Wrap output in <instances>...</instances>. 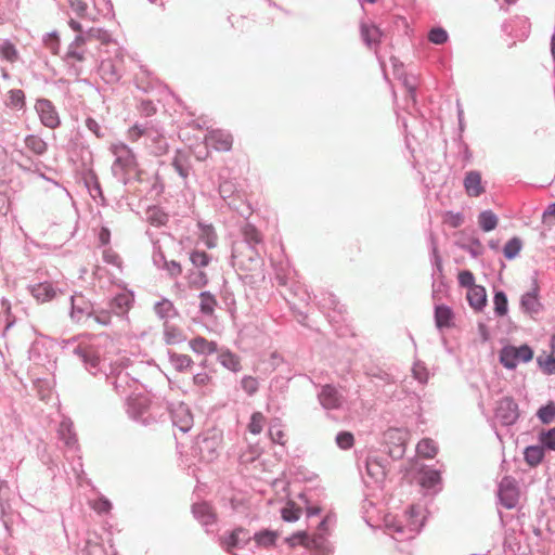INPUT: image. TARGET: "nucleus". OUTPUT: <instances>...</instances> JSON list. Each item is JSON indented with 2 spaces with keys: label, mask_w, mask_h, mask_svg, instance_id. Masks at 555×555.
<instances>
[{
  "label": "nucleus",
  "mask_w": 555,
  "mask_h": 555,
  "mask_svg": "<svg viewBox=\"0 0 555 555\" xmlns=\"http://www.w3.org/2000/svg\"><path fill=\"white\" fill-rule=\"evenodd\" d=\"M319 399L322 406L328 410L338 409L343 403V397L338 390L331 385H326L322 388Z\"/></svg>",
  "instance_id": "nucleus-14"
},
{
  "label": "nucleus",
  "mask_w": 555,
  "mask_h": 555,
  "mask_svg": "<svg viewBox=\"0 0 555 555\" xmlns=\"http://www.w3.org/2000/svg\"><path fill=\"white\" fill-rule=\"evenodd\" d=\"M301 514L300 507L296 506L294 502H288L282 509V518L285 521H296Z\"/></svg>",
  "instance_id": "nucleus-36"
},
{
  "label": "nucleus",
  "mask_w": 555,
  "mask_h": 555,
  "mask_svg": "<svg viewBox=\"0 0 555 555\" xmlns=\"http://www.w3.org/2000/svg\"><path fill=\"white\" fill-rule=\"evenodd\" d=\"M30 293L36 301L40 304L49 302L57 295V291L51 282H42L33 285L30 287Z\"/></svg>",
  "instance_id": "nucleus-13"
},
{
  "label": "nucleus",
  "mask_w": 555,
  "mask_h": 555,
  "mask_svg": "<svg viewBox=\"0 0 555 555\" xmlns=\"http://www.w3.org/2000/svg\"><path fill=\"white\" fill-rule=\"evenodd\" d=\"M78 299H81L82 300V296H73L72 297V318L76 319L77 321H79L85 312V309L79 307L77 305V300Z\"/></svg>",
  "instance_id": "nucleus-63"
},
{
  "label": "nucleus",
  "mask_w": 555,
  "mask_h": 555,
  "mask_svg": "<svg viewBox=\"0 0 555 555\" xmlns=\"http://www.w3.org/2000/svg\"><path fill=\"white\" fill-rule=\"evenodd\" d=\"M428 39L435 44H442L448 40V34L443 28H433L429 31Z\"/></svg>",
  "instance_id": "nucleus-49"
},
{
  "label": "nucleus",
  "mask_w": 555,
  "mask_h": 555,
  "mask_svg": "<svg viewBox=\"0 0 555 555\" xmlns=\"http://www.w3.org/2000/svg\"><path fill=\"white\" fill-rule=\"evenodd\" d=\"M142 137L149 138L159 144L155 153L162 154L166 151L165 140L156 130L139 125H134L128 130V139L131 142H137Z\"/></svg>",
  "instance_id": "nucleus-8"
},
{
  "label": "nucleus",
  "mask_w": 555,
  "mask_h": 555,
  "mask_svg": "<svg viewBox=\"0 0 555 555\" xmlns=\"http://www.w3.org/2000/svg\"><path fill=\"white\" fill-rule=\"evenodd\" d=\"M190 260L196 268H203L209 264L210 257L205 251L194 250L190 255Z\"/></svg>",
  "instance_id": "nucleus-43"
},
{
  "label": "nucleus",
  "mask_w": 555,
  "mask_h": 555,
  "mask_svg": "<svg viewBox=\"0 0 555 555\" xmlns=\"http://www.w3.org/2000/svg\"><path fill=\"white\" fill-rule=\"evenodd\" d=\"M538 363L546 374H555V358L552 354L540 356Z\"/></svg>",
  "instance_id": "nucleus-45"
},
{
  "label": "nucleus",
  "mask_w": 555,
  "mask_h": 555,
  "mask_svg": "<svg viewBox=\"0 0 555 555\" xmlns=\"http://www.w3.org/2000/svg\"><path fill=\"white\" fill-rule=\"evenodd\" d=\"M10 105L13 107H23L25 103V95L22 90H11L9 92Z\"/></svg>",
  "instance_id": "nucleus-56"
},
{
  "label": "nucleus",
  "mask_w": 555,
  "mask_h": 555,
  "mask_svg": "<svg viewBox=\"0 0 555 555\" xmlns=\"http://www.w3.org/2000/svg\"><path fill=\"white\" fill-rule=\"evenodd\" d=\"M266 424V417L261 412H254L250 416V422L247 425V429L253 435H259Z\"/></svg>",
  "instance_id": "nucleus-29"
},
{
  "label": "nucleus",
  "mask_w": 555,
  "mask_h": 555,
  "mask_svg": "<svg viewBox=\"0 0 555 555\" xmlns=\"http://www.w3.org/2000/svg\"><path fill=\"white\" fill-rule=\"evenodd\" d=\"M435 321L439 328L451 327L453 324V311L444 305L437 306L435 309Z\"/></svg>",
  "instance_id": "nucleus-20"
},
{
  "label": "nucleus",
  "mask_w": 555,
  "mask_h": 555,
  "mask_svg": "<svg viewBox=\"0 0 555 555\" xmlns=\"http://www.w3.org/2000/svg\"><path fill=\"white\" fill-rule=\"evenodd\" d=\"M202 240L208 248H214L216 246L217 235L212 229V227H204L202 229Z\"/></svg>",
  "instance_id": "nucleus-48"
},
{
  "label": "nucleus",
  "mask_w": 555,
  "mask_h": 555,
  "mask_svg": "<svg viewBox=\"0 0 555 555\" xmlns=\"http://www.w3.org/2000/svg\"><path fill=\"white\" fill-rule=\"evenodd\" d=\"M533 358V350L528 345L520 347L505 346L500 352V361L506 369H515L519 363H526Z\"/></svg>",
  "instance_id": "nucleus-2"
},
{
  "label": "nucleus",
  "mask_w": 555,
  "mask_h": 555,
  "mask_svg": "<svg viewBox=\"0 0 555 555\" xmlns=\"http://www.w3.org/2000/svg\"><path fill=\"white\" fill-rule=\"evenodd\" d=\"M310 544H311V547H308V548L317 551L321 555H327L330 552L328 547L324 544L323 538L320 535L310 538Z\"/></svg>",
  "instance_id": "nucleus-54"
},
{
  "label": "nucleus",
  "mask_w": 555,
  "mask_h": 555,
  "mask_svg": "<svg viewBox=\"0 0 555 555\" xmlns=\"http://www.w3.org/2000/svg\"><path fill=\"white\" fill-rule=\"evenodd\" d=\"M243 235L249 244H259L262 241L260 232L251 224H246L243 228Z\"/></svg>",
  "instance_id": "nucleus-39"
},
{
  "label": "nucleus",
  "mask_w": 555,
  "mask_h": 555,
  "mask_svg": "<svg viewBox=\"0 0 555 555\" xmlns=\"http://www.w3.org/2000/svg\"><path fill=\"white\" fill-rule=\"evenodd\" d=\"M65 57L68 61L83 62L86 60L85 48H74V44H69Z\"/></svg>",
  "instance_id": "nucleus-53"
},
{
  "label": "nucleus",
  "mask_w": 555,
  "mask_h": 555,
  "mask_svg": "<svg viewBox=\"0 0 555 555\" xmlns=\"http://www.w3.org/2000/svg\"><path fill=\"white\" fill-rule=\"evenodd\" d=\"M208 283L207 274L201 270L192 272L189 278V284L192 287L201 288Z\"/></svg>",
  "instance_id": "nucleus-44"
},
{
  "label": "nucleus",
  "mask_w": 555,
  "mask_h": 555,
  "mask_svg": "<svg viewBox=\"0 0 555 555\" xmlns=\"http://www.w3.org/2000/svg\"><path fill=\"white\" fill-rule=\"evenodd\" d=\"M36 109L40 116L41 122L46 127L54 129L60 125V118L55 107L49 100H38L36 103Z\"/></svg>",
  "instance_id": "nucleus-10"
},
{
  "label": "nucleus",
  "mask_w": 555,
  "mask_h": 555,
  "mask_svg": "<svg viewBox=\"0 0 555 555\" xmlns=\"http://www.w3.org/2000/svg\"><path fill=\"white\" fill-rule=\"evenodd\" d=\"M521 307L528 313H538L540 310V302L535 293H527L521 297Z\"/></svg>",
  "instance_id": "nucleus-27"
},
{
  "label": "nucleus",
  "mask_w": 555,
  "mask_h": 555,
  "mask_svg": "<svg viewBox=\"0 0 555 555\" xmlns=\"http://www.w3.org/2000/svg\"><path fill=\"white\" fill-rule=\"evenodd\" d=\"M222 443V433L216 429L208 430L197 442L201 456L210 462L218 455Z\"/></svg>",
  "instance_id": "nucleus-5"
},
{
  "label": "nucleus",
  "mask_w": 555,
  "mask_h": 555,
  "mask_svg": "<svg viewBox=\"0 0 555 555\" xmlns=\"http://www.w3.org/2000/svg\"><path fill=\"white\" fill-rule=\"evenodd\" d=\"M538 416L542 423L548 424L555 418V404L550 402L538 411Z\"/></svg>",
  "instance_id": "nucleus-42"
},
{
  "label": "nucleus",
  "mask_w": 555,
  "mask_h": 555,
  "mask_svg": "<svg viewBox=\"0 0 555 555\" xmlns=\"http://www.w3.org/2000/svg\"><path fill=\"white\" fill-rule=\"evenodd\" d=\"M233 259L241 278L247 283L254 284L264 279L263 260L254 248L247 247L235 254Z\"/></svg>",
  "instance_id": "nucleus-1"
},
{
  "label": "nucleus",
  "mask_w": 555,
  "mask_h": 555,
  "mask_svg": "<svg viewBox=\"0 0 555 555\" xmlns=\"http://www.w3.org/2000/svg\"><path fill=\"white\" fill-rule=\"evenodd\" d=\"M541 442L546 448L555 451V427L541 435Z\"/></svg>",
  "instance_id": "nucleus-61"
},
{
  "label": "nucleus",
  "mask_w": 555,
  "mask_h": 555,
  "mask_svg": "<svg viewBox=\"0 0 555 555\" xmlns=\"http://www.w3.org/2000/svg\"><path fill=\"white\" fill-rule=\"evenodd\" d=\"M544 451L541 447L532 446L525 450V460L532 467L537 466L542 461Z\"/></svg>",
  "instance_id": "nucleus-28"
},
{
  "label": "nucleus",
  "mask_w": 555,
  "mask_h": 555,
  "mask_svg": "<svg viewBox=\"0 0 555 555\" xmlns=\"http://www.w3.org/2000/svg\"><path fill=\"white\" fill-rule=\"evenodd\" d=\"M463 184L466 194L470 197H478L486 192L479 171L470 170L466 172Z\"/></svg>",
  "instance_id": "nucleus-12"
},
{
  "label": "nucleus",
  "mask_w": 555,
  "mask_h": 555,
  "mask_svg": "<svg viewBox=\"0 0 555 555\" xmlns=\"http://www.w3.org/2000/svg\"><path fill=\"white\" fill-rule=\"evenodd\" d=\"M441 481V475L436 469H424L422 470V477L420 485L424 488H433Z\"/></svg>",
  "instance_id": "nucleus-26"
},
{
  "label": "nucleus",
  "mask_w": 555,
  "mask_h": 555,
  "mask_svg": "<svg viewBox=\"0 0 555 555\" xmlns=\"http://www.w3.org/2000/svg\"><path fill=\"white\" fill-rule=\"evenodd\" d=\"M166 343L169 345L179 344L184 340L182 334L176 328H167L165 332Z\"/></svg>",
  "instance_id": "nucleus-58"
},
{
  "label": "nucleus",
  "mask_w": 555,
  "mask_h": 555,
  "mask_svg": "<svg viewBox=\"0 0 555 555\" xmlns=\"http://www.w3.org/2000/svg\"><path fill=\"white\" fill-rule=\"evenodd\" d=\"M388 437L398 442L393 448H389V455L393 459H401L405 452L406 438L398 429L390 430Z\"/></svg>",
  "instance_id": "nucleus-19"
},
{
  "label": "nucleus",
  "mask_w": 555,
  "mask_h": 555,
  "mask_svg": "<svg viewBox=\"0 0 555 555\" xmlns=\"http://www.w3.org/2000/svg\"><path fill=\"white\" fill-rule=\"evenodd\" d=\"M170 362L178 371H184L192 366L193 360L186 354L172 353L170 356Z\"/></svg>",
  "instance_id": "nucleus-33"
},
{
  "label": "nucleus",
  "mask_w": 555,
  "mask_h": 555,
  "mask_svg": "<svg viewBox=\"0 0 555 555\" xmlns=\"http://www.w3.org/2000/svg\"><path fill=\"white\" fill-rule=\"evenodd\" d=\"M199 299H201V302H199L201 311L204 314L211 315L214 313L215 307L217 305L216 298L212 295H210L209 293L204 292L201 294Z\"/></svg>",
  "instance_id": "nucleus-31"
},
{
  "label": "nucleus",
  "mask_w": 555,
  "mask_h": 555,
  "mask_svg": "<svg viewBox=\"0 0 555 555\" xmlns=\"http://www.w3.org/2000/svg\"><path fill=\"white\" fill-rule=\"evenodd\" d=\"M459 284L463 287H466L467 291L470 289L473 286H477L475 284V278L474 274L468 270H463L457 275Z\"/></svg>",
  "instance_id": "nucleus-51"
},
{
  "label": "nucleus",
  "mask_w": 555,
  "mask_h": 555,
  "mask_svg": "<svg viewBox=\"0 0 555 555\" xmlns=\"http://www.w3.org/2000/svg\"><path fill=\"white\" fill-rule=\"evenodd\" d=\"M103 259L105 262L116 266V267H120V264H121L119 255L112 248L104 249Z\"/></svg>",
  "instance_id": "nucleus-60"
},
{
  "label": "nucleus",
  "mask_w": 555,
  "mask_h": 555,
  "mask_svg": "<svg viewBox=\"0 0 555 555\" xmlns=\"http://www.w3.org/2000/svg\"><path fill=\"white\" fill-rule=\"evenodd\" d=\"M269 436L275 443L284 446L286 443V434L280 425H272L269 429Z\"/></svg>",
  "instance_id": "nucleus-46"
},
{
  "label": "nucleus",
  "mask_w": 555,
  "mask_h": 555,
  "mask_svg": "<svg viewBox=\"0 0 555 555\" xmlns=\"http://www.w3.org/2000/svg\"><path fill=\"white\" fill-rule=\"evenodd\" d=\"M44 43L54 54H57L60 50V37L56 33L48 34Z\"/></svg>",
  "instance_id": "nucleus-59"
},
{
  "label": "nucleus",
  "mask_w": 555,
  "mask_h": 555,
  "mask_svg": "<svg viewBox=\"0 0 555 555\" xmlns=\"http://www.w3.org/2000/svg\"><path fill=\"white\" fill-rule=\"evenodd\" d=\"M87 37L88 39H96L101 41L103 44H107L111 42L109 35L101 28L89 29V31L87 33Z\"/></svg>",
  "instance_id": "nucleus-52"
},
{
  "label": "nucleus",
  "mask_w": 555,
  "mask_h": 555,
  "mask_svg": "<svg viewBox=\"0 0 555 555\" xmlns=\"http://www.w3.org/2000/svg\"><path fill=\"white\" fill-rule=\"evenodd\" d=\"M242 388L248 393L254 395L258 390L259 383L254 376H245L241 380Z\"/></svg>",
  "instance_id": "nucleus-50"
},
{
  "label": "nucleus",
  "mask_w": 555,
  "mask_h": 555,
  "mask_svg": "<svg viewBox=\"0 0 555 555\" xmlns=\"http://www.w3.org/2000/svg\"><path fill=\"white\" fill-rule=\"evenodd\" d=\"M336 443L340 449H350L354 443L353 435L349 431H341L336 437Z\"/></svg>",
  "instance_id": "nucleus-47"
},
{
  "label": "nucleus",
  "mask_w": 555,
  "mask_h": 555,
  "mask_svg": "<svg viewBox=\"0 0 555 555\" xmlns=\"http://www.w3.org/2000/svg\"><path fill=\"white\" fill-rule=\"evenodd\" d=\"M0 56L10 63H14L18 60V52L13 43L4 41L0 44Z\"/></svg>",
  "instance_id": "nucleus-30"
},
{
  "label": "nucleus",
  "mask_w": 555,
  "mask_h": 555,
  "mask_svg": "<svg viewBox=\"0 0 555 555\" xmlns=\"http://www.w3.org/2000/svg\"><path fill=\"white\" fill-rule=\"evenodd\" d=\"M190 348L196 353L210 354L217 351V344L205 337L197 336L190 340Z\"/></svg>",
  "instance_id": "nucleus-17"
},
{
  "label": "nucleus",
  "mask_w": 555,
  "mask_h": 555,
  "mask_svg": "<svg viewBox=\"0 0 555 555\" xmlns=\"http://www.w3.org/2000/svg\"><path fill=\"white\" fill-rule=\"evenodd\" d=\"M495 416L504 425L514 424L519 416L517 403L512 398L501 399L495 410Z\"/></svg>",
  "instance_id": "nucleus-9"
},
{
  "label": "nucleus",
  "mask_w": 555,
  "mask_h": 555,
  "mask_svg": "<svg viewBox=\"0 0 555 555\" xmlns=\"http://www.w3.org/2000/svg\"><path fill=\"white\" fill-rule=\"evenodd\" d=\"M124 55L117 50L113 57L103 60L99 66V74L106 83H116L122 73Z\"/></svg>",
  "instance_id": "nucleus-3"
},
{
  "label": "nucleus",
  "mask_w": 555,
  "mask_h": 555,
  "mask_svg": "<svg viewBox=\"0 0 555 555\" xmlns=\"http://www.w3.org/2000/svg\"><path fill=\"white\" fill-rule=\"evenodd\" d=\"M499 498L502 505L508 509L514 508L519 500V489L512 478H503L499 487Z\"/></svg>",
  "instance_id": "nucleus-7"
},
{
  "label": "nucleus",
  "mask_w": 555,
  "mask_h": 555,
  "mask_svg": "<svg viewBox=\"0 0 555 555\" xmlns=\"http://www.w3.org/2000/svg\"><path fill=\"white\" fill-rule=\"evenodd\" d=\"M26 146L36 154H43L47 150L46 142L38 135H28L25 139Z\"/></svg>",
  "instance_id": "nucleus-32"
},
{
  "label": "nucleus",
  "mask_w": 555,
  "mask_h": 555,
  "mask_svg": "<svg viewBox=\"0 0 555 555\" xmlns=\"http://www.w3.org/2000/svg\"><path fill=\"white\" fill-rule=\"evenodd\" d=\"M366 472L372 478L376 480L382 479L385 476L384 467L376 459L367 460Z\"/></svg>",
  "instance_id": "nucleus-37"
},
{
  "label": "nucleus",
  "mask_w": 555,
  "mask_h": 555,
  "mask_svg": "<svg viewBox=\"0 0 555 555\" xmlns=\"http://www.w3.org/2000/svg\"><path fill=\"white\" fill-rule=\"evenodd\" d=\"M133 297L129 293H121L114 297L112 307L117 315H125L131 309Z\"/></svg>",
  "instance_id": "nucleus-18"
},
{
  "label": "nucleus",
  "mask_w": 555,
  "mask_h": 555,
  "mask_svg": "<svg viewBox=\"0 0 555 555\" xmlns=\"http://www.w3.org/2000/svg\"><path fill=\"white\" fill-rule=\"evenodd\" d=\"M466 298L472 308L481 310L487 302L486 289L480 285L473 286L467 291Z\"/></svg>",
  "instance_id": "nucleus-15"
},
{
  "label": "nucleus",
  "mask_w": 555,
  "mask_h": 555,
  "mask_svg": "<svg viewBox=\"0 0 555 555\" xmlns=\"http://www.w3.org/2000/svg\"><path fill=\"white\" fill-rule=\"evenodd\" d=\"M361 35L367 46L377 43L382 36L379 29L373 24H362Z\"/></svg>",
  "instance_id": "nucleus-23"
},
{
  "label": "nucleus",
  "mask_w": 555,
  "mask_h": 555,
  "mask_svg": "<svg viewBox=\"0 0 555 555\" xmlns=\"http://www.w3.org/2000/svg\"><path fill=\"white\" fill-rule=\"evenodd\" d=\"M219 361L228 370H231L233 372H237L241 370L240 358L229 350L220 352Z\"/></svg>",
  "instance_id": "nucleus-25"
},
{
  "label": "nucleus",
  "mask_w": 555,
  "mask_h": 555,
  "mask_svg": "<svg viewBox=\"0 0 555 555\" xmlns=\"http://www.w3.org/2000/svg\"><path fill=\"white\" fill-rule=\"evenodd\" d=\"M178 248V254L181 251V244L173 238L165 242L164 246L158 247V257L163 261L164 268L171 276H178L182 272V267L179 261L175 259L173 249Z\"/></svg>",
  "instance_id": "nucleus-4"
},
{
  "label": "nucleus",
  "mask_w": 555,
  "mask_h": 555,
  "mask_svg": "<svg viewBox=\"0 0 555 555\" xmlns=\"http://www.w3.org/2000/svg\"><path fill=\"white\" fill-rule=\"evenodd\" d=\"M172 166L182 178L185 179L189 176V169L183 165V162L180 156L175 157Z\"/></svg>",
  "instance_id": "nucleus-64"
},
{
  "label": "nucleus",
  "mask_w": 555,
  "mask_h": 555,
  "mask_svg": "<svg viewBox=\"0 0 555 555\" xmlns=\"http://www.w3.org/2000/svg\"><path fill=\"white\" fill-rule=\"evenodd\" d=\"M241 534L244 535V538H247V532L243 528H237L234 531L230 533V535L224 540V545L227 547V551L230 552L232 547H235L240 543V537Z\"/></svg>",
  "instance_id": "nucleus-41"
},
{
  "label": "nucleus",
  "mask_w": 555,
  "mask_h": 555,
  "mask_svg": "<svg viewBox=\"0 0 555 555\" xmlns=\"http://www.w3.org/2000/svg\"><path fill=\"white\" fill-rule=\"evenodd\" d=\"M499 219L491 210H485L478 216V224L485 232H490L496 228Z\"/></svg>",
  "instance_id": "nucleus-22"
},
{
  "label": "nucleus",
  "mask_w": 555,
  "mask_h": 555,
  "mask_svg": "<svg viewBox=\"0 0 555 555\" xmlns=\"http://www.w3.org/2000/svg\"><path fill=\"white\" fill-rule=\"evenodd\" d=\"M493 304L498 315L503 317L507 313V298L503 292H498L494 295Z\"/></svg>",
  "instance_id": "nucleus-38"
},
{
  "label": "nucleus",
  "mask_w": 555,
  "mask_h": 555,
  "mask_svg": "<svg viewBox=\"0 0 555 555\" xmlns=\"http://www.w3.org/2000/svg\"><path fill=\"white\" fill-rule=\"evenodd\" d=\"M75 352L83 360V362L90 364L92 367L98 366L100 357L91 347L78 346Z\"/></svg>",
  "instance_id": "nucleus-24"
},
{
  "label": "nucleus",
  "mask_w": 555,
  "mask_h": 555,
  "mask_svg": "<svg viewBox=\"0 0 555 555\" xmlns=\"http://www.w3.org/2000/svg\"><path fill=\"white\" fill-rule=\"evenodd\" d=\"M205 144L218 152H229L233 145V135L221 129H209L205 134Z\"/></svg>",
  "instance_id": "nucleus-6"
},
{
  "label": "nucleus",
  "mask_w": 555,
  "mask_h": 555,
  "mask_svg": "<svg viewBox=\"0 0 555 555\" xmlns=\"http://www.w3.org/2000/svg\"><path fill=\"white\" fill-rule=\"evenodd\" d=\"M72 11L79 17L87 15L88 4L83 0H68Z\"/></svg>",
  "instance_id": "nucleus-55"
},
{
  "label": "nucleus",
  "mask_w": 555,
  "mask_h": 555,
  "mask_svg": "<svg viewBox=\"0 0 555 555\" xmlns=\"http://www.w3.org/2000/svg\"><path fill=\"white\" fill-rule=\"evenodd\" d=\"M278 534L274 531L264 530L256 533L254 539L260 546H271L275 544Z\"/></svg>",
  "instance_id": "nucleus-34"
},
{
  "label": "nucleus",
  "mask_w": 555,
  "mask_h": 555,
  "mask_svg": "<svg viewBox=\"0 0 555 555\" xmlns=\"http://www.w3.org/2000/svg\"><path fill=\"white\" fill-rule=\"evenodd\" d=\"M416 452L422 457L434 459L438 453V447L433 439L424 438L417 443Z\"/></svg>",
  "instance_id": "nucleus-21"
},
{
  "label": "nucleus",
  "mask_w": 555,
  "mask_h": 555,
  "mask_svg": "<svg viewBox=\"0 0 555 555\" xmlns=\"http://www.w3.org/2000/svg\"><path fill=\"white\" fill-rule=\"evenodd\" d=\"M113 153L116 155L115 164L120 166L126 172L137 167V159L133 152L124 143L113 146Z\"/></svg>",
  "instance_id": "nucleus-11"
},
{
  "label": "nucleus",
  "mask_w": 555,
  "mask_h": 555,
  "mask_svg": "<svg viewBox=\"0 0 555 555\" xmlns=\"http://www.w3.org/2000/svg\"><path fill=\"white\" fill-rule=\"evenodd\" d=\"M442 221L450 228L456 229L463 224L464 217L461 212L447 211L443 214Z\"/></svg>",
  "instance_id": "nucleus-40"
},
{
  "label": "nucleus",
  "mask_w": 555,
  "mask_h": 555,
  "mask_svg": "<svg viewBox=\"0 0 555 555\" xmlns=\"http://www.w3.org/2000/svg\"><path fill=\"white\" fill-rule=\"evenodd\" d=\"M522 247V243L518 237L511 238L504 246L503 253L507 259L515 258Z\"/></svg>",
  "instance_id": "nucleus-35"
},
{
  "label": "nucleus",
  "mask_w": 555,
  "mask_h": 555,
  "mask_svg": "<svg viewBox=\"0 0 555 555\" xmlns=\"http://www.w3.org/2000/svg\"><path fill=\"white\" fill-rule=\"evenodd\" d=\"M195 517L204 525H209L216 521V513L208 503H197L193 506Z\"/></svg>",
  "instance_id": "nucleus-16"
},
{
  "label": "nucleus",
  "mask_w": 555,
  "mask_h": 555,
  "mask_svg": "<svg viewBox=\"0 0 555 555\" xmlns=\"http://www.w3.org/2000/svg\"><path fill=\"white\" fill-rule=\"evenodd\" d=\"M149 220L153 224H165L168 220V216L158 209H152L149 211Z\"/></svg>",
  "instance_id": "nucleus-57"
},
{
  "label": "nucleus",
  "mask_w": 555,
  "mask_h": 555,
  "mask_svg": "<svg viewBox=\"0 0 555 555\" xmlns=\"http://www.w3.org/2000/svg\"><path fill=\"white\" fill-rule=\"evenodd\" d=\"M291 540L293 544H300L305 547H311L310 537L305 531L295 533Z\"/></svg>",
  "instance_id": "nucleus-62"
}]
</instances>
